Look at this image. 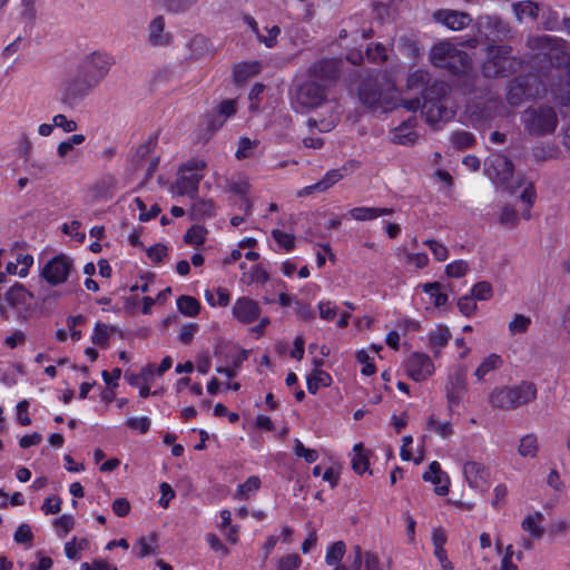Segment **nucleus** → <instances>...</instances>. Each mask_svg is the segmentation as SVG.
Wrapping results in <instances>:
<instances>
[{
	"instance_id": "nucleus-1",
	"label": "nucleus",
	"mask_w": 570,
	"mask_h": 570,
	"mask_svg": "<svg viewBox=\"0 0 570 570\" xmlns=\"http://www.w3.org/2000/svg\"><path fill=\"white\" fill-rule=\"evenodd\" d=\"M384 75L364 79L358 87V99L363 106L371 110L389 111L396 107L394 101V83L386 80Z\"/></svg>"
},
{
	"instance_id": "nucleus-2",
	"label": "nucleus",
	"mask_w": 570,
	"mask_h": 570,
	"mask_svg": "<svg viewBox=\"0 0 570 570\" xmlns=\"http://www.w3.org/2000/svg\"><path fill=\"white\" fill-rule=\"evenodd\" d=\"M521 124L524 131L532 137L552 135L559 125V114L550 104H534L521 114Z\"/></svg>"
},
{
	"instance_id": "nucleus-3",
	"label": "nucleus",
	"mask_w": 570,
	"mask_h": 570,
	"mask_svg": "<svg viewBox=\"0 0 570 570\" xmlns=\"http://www.w3.org/2000/svg\"><path fill=\"white\" fill-rule=\"evenodd\" d=\"M535 397L537 386L534 383L523 381L515 386L494 389L489 395V403L494 409L511 411L532 402Z\"/></svg>"
},
{
	"instance_id": "nucleus-4",
	"label": "nucleus",
	"mask_w": 570,
	"mask_h": 570,
	"mask_svg": "<svg viewBox=\"0 0 570 570\" xmlns=\"http://www.w3.org/2000/svg\"><path fill=\"white\" fill-rule=\"evenodd\" d=\"M448 90L444 81H435L424 96L422 116L429 125L436 126L453 118L454 111L446 106L444 98Z\"/></svg>"
},
{
	"instance_id": "nucleus-5",
	"label": "nucleus",
	"mask_w": 570,
	"mask_h": 570,
	"mask_svg": "<svg viewBox=\"0 0 570 570\" xmlns=\"http://www.w3.org/2000/svg\"><path fill=\"white\" fill-rule=\"evenodd\" d=\"M515 59L512 48L507 45H489L482 63V73L487 78L505 77L514 70Z\"/></svg>"
},
{
	"instance_id": "nucleus-6",
	"label": "nucleus",
	"mask_w": 570,
	"mask_h": 570,
	"mask_svg": "<svg viewBox=\"0 0 570 570\" xmlns=\"http://www.w3.org/2000/svg\"><path fill=\"white\" fill-rule=\"evenodd\" d=\"M206 168L204 159L194 158L181 165L178 177L171 187L175 195L188 196L194 199L198 193V186L204 175L200 173Z\"/></svg>"
},
{
	"instance_id": "nucleus-7",
	"label": "nucleus",
	"mask_w": 570,
	"mask_h": 570,
	"mask_svg": "<svg viewBox=\"0 0 570 570\" xmlns=\"http://www.w3.org/2000/svg\"><path fill=\"white\" fill-rule=\"evenodd\" d=\"M326 86L307 77L295 87L292 105L301 111L314 109L321 107L326 101Z\"/></svg>"
},
{
	"instance_id": "nucleus-8",
	"label": "nucleus",
	"mask_w": 570,
	"mask_h": 570,
	"mask_svg": "<svg viewBox=\"0 0 570 570\" xmlns=\"http://www.w3.org/2000/svg\"><path fill=\"white\" fill-rule=\"evenodd\" d=\"M474 29L475 38L469 41V46L473 48L478 42L503 41L511 32L509 23L497 16L479 17Z\"/></svg>"
},
{
	"instance_id": "nucleus-9",
	"label": "nucleus",
	"mask_w": 570,
	"mask_h": 570,
	"mask_svg": "<svg viewBox=\"0 0 570 570\" xmlns=\"http://www.w3.org/2000/svg\"><path fill=\"white\" fill-rule=\"evenodd\" d=\"M540 90L541 83L535 76L518 77L509 83L507 100L511 106H519L523 101L537 97Z\"/></svg>"
},
{
	"instance_id": "nucleus-10",
	"label": "nucleus",
	"mask_w": 570,
	"mask_h": 570,
	"mask_svg": "<svg viewBox=\"0 0 570 570\" xmlns=\"http://www.w3.org/2000/svg\"><path fill=\"white\" fill-rule=\"evenodd\" d=\"M114 63L115 60L109 53L94 51L83 58L79 69L82 70L87 77H90L97 86H99L110 71Z\"/></svg>"
},
{
	"instance_id": "nucleus-11",
	"label": "nucleus",
	"mask_w": 570,
	"mask_h": 570,
	"mask_svg": "<svg viewBox=\"0 0 570 570\" xmlns=\"http://www.w3.org/2000/svg\"><path fill=\"white\" fill-rule=\"evenodd\" d=\"M484 173L495 185L508 188L513 175V165L507 156L492 154L485 159Z\"/></svg>"
},
{
	"instance_id": "nucleus-12",
	"label": "nucleus",
	"mask_w": 570,
	"mask_h": 570,
	"mask_svg": "<svg viewBox=\"0 0 570 570\" xmlns=\"http://www.w3.org/2000/svg\"><path fill=\"white\" fill-rule=\"evenodd\" d=\"M73 262L67 255L60 254L49 259L42 267L41 276L52 286H57L67 282Z\"/></svg>"
},
{
	"instance_id": "nucleus-13",
	"label": "nucleus",
	"mask_w": 570,
	"mask_h": 570,
	"mask_svg": "<svg viewBox=\"0 0 570 570\" xmlns=\"http://www.w3.org/2000/svg\"><path fill=\"white\" fill-rule=\"evenodd\" d=\"M31 301L32 294L22 285L16 284L6 292L3 303H0V315L8 318L9 309L21 312L30 306Z\"/></svg>"
},
{
	"instance_id": "nucleus-14",
	"label": "nucleus",
	"mask_w": 570,
	"mask_h": 570,
	"mask_svg": "<svg viewBox=\"0 0 570 570\" xmlns=\"http://www.w3.org/2000/svg\"><path fill=\"white\" fill-rule=\"evenodd\" d=\"M405 370L410 379L415 382H422L430 377L435 368L429 355L415 352L409 356Z\"/></svg>"
},
{
	"instance_id": "nucleus-15",
	"label": "nucleus",
	"mask_w": 570,
	"mask_h": 570,
	"mask_svg": "<svg viewBox=\"0 0 570 570\" xmlns=\"http://www.w3.org/2000/svg\"><path fill=\"white\" fill-rule=\"evenodd\" d=\"M96 87L97 83L79 69L78 73L70 78L65 85V100L75 102L89 95Z\"/></svg>"
},
{
	"instance_id": "nucleus-16",
	"label": "nucleus",
	"mask_w": 570,
	"mask_h": 570,
	"mask_svg": "<svg viewBox=\"0 0 570 570\" xmlns=\"http://www.w3.org/2000/svg\"><path fill=\"white\" fill-rule=\"evenodd\" d=\"M341 62L334 59H324L315 62L308 69V78L323 83L327 87L328 83L335 81L341 75Z\"/></svg>"
},
{
	"instance_id": "nucleus-17",
	"label": "nucleus",
	"mask_w": 570,
	"mask_h": 570,
	"mask_svg": "<svg viewBox=\"0 0 570 570\" xmlns=\"http://www.w3.org/2000/svg\"><path fill=\"white\" fill-rule=\"evenodd\" d=\"M549 90L561 105H570V67L558 68L551 73Z\"/></svg>"
},
{
	"instance_id": "nucleus-18",
	"label": "nucleus",
	"mask_w": 570,
	"mask_h": 570,
	"mask_svg": "<svg viewBox=\"0 0 570 570\" xmlns=\"http://www.w3.org/2000/svg\"><path fill=\"white\" fill-rule=\"evenodd\" d=\"M462 472L472 489L483 491L488 488L490 472L482 463L466 461L462 466Z\"/></svg>"
},
{
	"instance_id": "nucleus-19",
	"label": "nucleus",
	"mask_w": 570,
	"mask_h": 570,
	"mask_svg": "<svg viewBox=\"0 0 570 570\" xmlns=\"http://www.w3.org/2000/svg\"><path fill=\"white\" fill-rule=\"evenodd\" d=\"M433 19L448 29L459 31L470 26L472 18L469 13L451 9H440L433 13Z\"/></svg>"
},
{
	"instance_id": "nucleus-20",
	"label": "nucleus",
	"mask_w": 570,
	"mask_h": 570,
	"mask_svg": "<svg viewBox=\"0 0 570 570\" xmlns=\"http://www.w3.org/2000/svg\"><path fill=\"white\" fill-rule=\"evenodd\" d=\"M232 313L238 322L250 324L259 317L261 308L256 301L249 297H240L236 299Z\"/></svg>"
},
{
	"instance_id": "nucleus-21",
	"label": "nucleus",
	"mask_w": 570,
	"mask_h": 570,
	"mask_svg": "<svg viewBox=\"0 0 570 570\" xmlns=\"http://www.w3.org/2000/svg\"><path fill=\"white\" fill-rule=\"evenodd\" d=\"M423 480L435 485L436 494H448L450 480L446 473L442 471L439 462L433 461L430 463L429 470L423 474Z\"/></svg>"
},
{
	"instance_id": "nucleus-22",
	"label": "nucleus",
	"mask_w": 570,
	"mask_h": 570,
	"mask_svg": "<svg viewBox=\"0 0 570 570\" xmlns=\"http://www.w3.org/2000/svg\"><path fill=\"white\" fill-rule=\"evenodd\" d=\"M343 177H344V174L342 173L341 169L328 170L320 181H317L314 185L306 186L298 193V195L303 196V195L312 194L313 191H325L330 187H332L334 184L340 181Z\"/></svg>"
},
{
	"instance_id": "nucleus-23",
	"label": "nucleus",
	"mask_w": 570,
	"mask_h": 570,
	"mask_svg": "<svg viewBox=\"0 0 570 570\" xmlns=\"http://www.w3.org/2000/svg\"><path fill=\"white\" fill-rule=\"evenodd\" d=\"M455 46L451 42L443 41L432 47L429 59L435 67L444 68L446 61L455 50Z\"/></svg>"
},
{
	"instance_id": "nucleus-24",
	"label": "nucleus",
	"mask_w": 570,
	"mask_h": 570,
	"mask_svg": "<svg viewBox=\"0 0 570 570\" xmlns=\"http://www.w3.org/2000/svg\"><path fill=\"white\" fill-rule=\"evenodd\" d=\"M472 66L470 56L459 48H455L451 58L446 61L444 69L450 70L452 73H463Z\"/></svg>"
},
{
	"instance_id": "nucleus-25",
	"label": "nucleus",
	"mask_w": 570,
	"mask_h": 570,
	"mask_svg": "<svg viewBox=\"0 0 570 570\" xmlns=\"http://www.w3.org/2000/svg\"><path fill=\"white\" fill-rule=\"evenodd\" d=\"M149 41L154 46H166L170 41L169 33L165 32V21L163 17H156L149 23Z\"/></svg>"
},
{
	"instance_id": "nucleus-26",
	"label": "nucleus",
	"mask_w": 570,
	"mask_h": 570,
	"mask_svg": "<svg viewBox=\"0 0 570 570\" xmlns=\"http://www.w3.org/2000/svg\"><path fill=\"white\" fill-rule=\"evenodd\" d=\"M262 70L259 61H246L234 66L233 76L237 83H243L249 78L258 75Z\"/></svg>"
},
{
	"instance_id": "nucleus-27",
	"label": "nucleus",
	"mask_w": 570,
	"mask_h": 570,
	"mask_svg": "<svg viewBox=\"0 0 570 570\" xmlns=\"http://www.w3.org/2000/svg\"><path fill=\"white\" fill-rule=\"evenodd\" d=\"M503 366V358L501 355L491 353L487 357L482 360L480 365L474 371V376L479 382L483 381L484 377L491 373L494 372Z\"/></svg>"
},
{
	"instance_id": "nucleus-28",
	"label": "nucleus",
	"mask_w": 570,
	"mask_h": 570,
	"mask_svg": "<svg viewBox=\"0 0 570 570\" xmlns=\"http://www.w3.org/2000/svg\"><path fill=\"white\" fill-rule=\"evenodd\" d=\"M392 213V208L355 207L348 212V216L355 220L365 222L381 216L391 215Z\"/></svg>"
},
{
	"instance_id": "nucleus-29",
	"label": "nucleus",
	"mask_w": 570,
	"mask_h": 570,
	"mask_svg": "<svg viewBox=\"0 0 570 570\" xmlns=\"http://www.w3.org/2000/svg\"><path fill=\"white\" fill-rule=\"evenodd\" d=\"M543 514L541 512H534L528 514L521 522V528L523 531L528 532L532 539H541L544 534V529L542 527Z\"/></svg>"
},
{
	"instance_id": "nucleus-30",
	"label": "nucleus",
	"mask_w": 570,
	"mask_h": 570,
	"mask_svg": "<svg viewBox=\"0 0 570 570\" xmlns=\"http://www.w3.org/2000/svg\"><path fill=\"white\" fill-rule=\"evenodd\" d=\"M539 3L531 0L518 1L512 4V10L519 22H522L525 19H537L539 14Z\"/></svg>"
},
{
	"instance_id": "nucleus-31",
	"label": "nucleus",
	"mask_w": 570,
	"mask_h": 570,
	"mask_svg": "<svg viewBox=\"0 0 570 570\" xmlns=\"http://www.w3.org/2000/svg\"><path fill=\"white\" fill-rule=\"evenodd\" d=\"M395 255L406 266H413L417 269L424 268L429 264V257L424 253H410L406 248H396Z\"/></svg>"
},
{
	"instance_id": "nucleus-32",
	"label": "nucleus",
	"mask_w": 570,
	"mask_h": 570,
	"mask_svg": "<svg viewBox=\"0 0 570 570\" xmlns=\"http://www.w3.org/2000/svg\"><path fill=\"white\" fill-rule=\"evenodd\" d=\"M422 291L430 296L431 303L436 307H443L448 303L449 296L443 292V285L439 282L425 283L421 285Z\"/></svg>"
},
{
	"instance_id": "nucleus-33",
	"label": "nucleus",
	"mask_w": 570,
	"mask_h": 570,
	"mask_svg": "<svg viewBox=\"0 0 570 570\" xmlns=\"http://www.w3.org/2000/svg\"><path fill=\"white\" fill-rule=\"evenodd\" d=\"M245 264L242 263L239 265L240 269H243V274L240 281L244 284L250 285L253 283L265 284L269 279V275L267 271L259 264L254 265L249 271H245Z\"/></svg>"
},
{
	"instance_id": "nucleus-34",
	"label": "nucleus",
	"mask_w": 570,
	"mask_h": 570,
	"mask_svg": "<svg viewBox=\"0 0 570 570\" xmlns=\"http://www.w3.org/2000/svg\"><path fill=\"white\" fill-rule=\"evenodd\" d=\"M413 121L409 119L401 126L395 128L392 140L399 145H412L415 142L417 135L412 130Z\"/></svg>"
},
{
	"instance_id": "nucleus-35",
	"label": "nucleus",
	"mask_w": 570,
	"mask_h": 570,
	"mask_svg": "<svg viewBox=\"0 0 570 570\" xmlns=\"http://www.w3.org/2000/svg\"><path fill=\"white\" fill-rule=\"evenodd\" d=\"M331 383V375L320 368H315L313 373L307 376V390L312 394H315L320 387L330 386Z\"/></svg>"
},
{
	"instance_id": "nucleus-36",
	"label": "nucleus",
	"mask_w": 570,
	"mask_h": 570,
	"mask_svg": "<svg viewBox=\"0 0 570 570\" xmlns=\"http://www.w3.org/2000/svg\"><path fill=\"white\" fill-rule=\"evenodd\" d=\"M450 338L451 332L446 326H438L430 333V344L436 355L449 343Z\"/></svg>"
},
{
	"instance_id": "nucleus-37",
	"label": "nucleus",
	"mask_w": 570,
	"mask_h": 570,
	"mask_svg": "<svg viewBox=\"0 0 570 570\" xmlns=\"http://www.w3.org/2000/svg\"><path fill=\"white\" fill-rule=\"evenodd\" d=\"M259 488V478L256 475H252L244 483L237 487V490L234 494V499L246 500L252 493H255Z\"/></svg>"
},
{
	"instance_id": "nucleus-38",
	"label": "nucleus",
	"mask_w": 570,
	"mask_h": 570,
	"mask_svg": "<svg viewBox=\"0 0 570 570\" xmlns=\"http://www.w3.org/2000/svg\"><path fill=\"white\" fill-rule=\"evenodd\" d=\"M177 308L185 316L193 317L199 313L200 304L195 297L183 295L177 299Z\"/></svg>"
},
{
	"instance_id": "nucleus-39",
	"label": "nucleus",
	"mask_w": 570,
	"mask_h": 570,
	"mask_svg": "<svg viewBox=\"0 0 570 570\" xmlns=\"http://www.w3.org/2000/svg\"><path fill=\"white\" fill-rule=\"evenodd\" d=\"M426 429L433 431L443 439H449L453 434V428L450 421L441 422L435 415H431L426 422Z\"/></svg>"
},
{
	"instance_id": "nucleus-40",
	"label": "nucleus",
	"mask_w": 570,
	"mask_h": 570,
	"mask_svg": "<svg viewBox=\"0 0 570 570\" xmlns=\"http://www.w3.org/2000/svg\"><path fill=\"white\" fill-rule=\"evenodd\" d=\"M430 82V73L424 69H416L407 75L406 87L409 89H423Z\"/></svg>"
},
{
	"instance_id": "nucleus-41",
	"label": "nucleus",
	"mask_w": 570,
	"mask_h": 570,
	"mask_svg": "<svg viewBox=\"0 0 570 570\" xmlns=\"http://www.w3.org/2000/svg\"><path fill=\"white\" fill-rule=\"evenodd\" d=\"M259 141L250 139L248 137H242L238 140V148L235 153V157L238 160L246 159L254 156L255 149L258 147Z\"/></svg>"
},
{
	"instance_id": "nucleus-42",
	"label": "nucleus",
	"mask_w": 570,
	"mask_h": 570,
	"mask_svg": "<svg viewBox=\"0 0 570 570\" xmlns=\"http://www.w3.org/2000/svg\"><path fill=\"white\" fill-rule=\"evenodd\" d=\"M346 551L345 543L343 541H336L331 544L325 554V562L328 566H340L338 563L343 559Z\"/></svg>"
},
{
	"instance_id": "nucleus-43",
	"label": "nucleus",
	"mask_w": 570,
	"mask_h": 570,
	"mask_svg": "<svg viewBox=\"0 0 570 570\" xmlns=\"http://www.w3.org/2000/svg\"><path fill=\"white\" fill-rule=\"evenodd\" d=\"M216 208L212 200L199 199L193 204L191 214L197 219H204L215 215Z\"/></svg>"
},
{
	"instance_id": "nucleus-44",
	"label": "nucleus",
	"mask_w": 570,
	"mask_h": 570,
	"mask_svg": "<svg viewBox=\"0 0 570 570\" xmlns=\"http://www.w3.org/2000/svg\"><path fill=\"white\" fill-rule=\"evenodd\" d=\"M353 452L352 468L356 473L362 474L368 469L367 455L361 443L354 445Z\"/></svg>"
},
{
	"instance_id": "nucleus-45",
	"label": "nucleus",
	"mask_w": 570,
	"mask_h": 570,
	"mask_svg": "<svg viewBox=\"0 0 570 570\" xmlns=\"http://www.w3.org/2000/svg\"><path fill=\"white\" fill-rule=\"evenodd\" d=\"M518 452L524 458H534L538 452V440L533 434H528L520 440Z\"/></svg>"
},
{
	"instance_id": "nucleus-46",
	"label": "nucleus",
	"mask_w": 570,
	"mask_h": 570,
	"mask_svg": "<svg viewBox=\"0 0 570 570\" xmlns=\"http://www.w3.org/2000/svg\"><path fill=\"white\" fill-rule=\"evenodd\" d=\"M531 325V318L523 314H515L510 321L508 328L511 335L525 333Z\"/></svg>"
},
{
	"instance_id": "nucleus-47",
	"label": "nucleus",
	"mask_w": 570,
	"mask_h": 570,
	"mask_svg": "<svg viewBox=\"0 0 570 570\" xmlns=\"http://www.w3.org/2000/svg\"><path fill=\"white\" fill-rule=\"evenodd\" d=\"M520 200L524 205L523 210L521 212V216L524 219L530 218V209L533 205V200L535 198V193L533 189V186L531 184H528L521 191V195L519 196Z\"/></svg>"
},
{
	"instance_id": "nucleus-48",
	"label": "nucleus",
	"mask_w": 570,
	"mask_h": 570,
	"mask_svg": "<svg viewBox=\"0 0 570 570\" xmlns=\"http://www.w3.org/2000/svg\"><path fill=\"white\" fill-rule=\"evenodd\" d=\"M423 244L428 246L429 249L432 252V255L435 261L445 262L448 259L449 249L443 243L436 239H426L423 242Z\"/></svg>"
},
{
	"instance_id": "nucleus-49",
	"label": "nucleus",
	"mask_w": 570,
	"mask_h": 570,
	"mask_svg": "<svg viewBox=\"0 0 570 570\" xmlns=\"http://www.w3.org/2000/svg\"><path fill=\"white\" fill-rule=\"evenodd\" d=\"M88 547L87 539L77 540L73 538L65 544V552L67 558L71 560H78L80 558V551L85 550Z\"/></svg>"
},
{
	"instance_id": "nucleus-50",
	"label": "nucleus",
	"mask_w": 570,
	"mask_h": 570,
	"mask_svg": "<svg viewBox=\"0 0 570 570\" xmlns=\"http://www.w3.org/2000/svg\"><path fill=\"white\" fill-rule=\"evenodd\" d=\"M156 541L157 537L155 533H151L147 537H141L137 541V546L139 547L138 557L145 558L147 556L154 554L156 550Z\"/></svg>"
},
{
	"instance_id": "nucleus-51",
	"label": "nucleus",
	"mask_w": 570,
	"mask_h": 570,
	"mask_svg": "<svg viewBox=\"0 0 570 570\" xmlns=\"http://www.w3.org/2000/svg\"><path fill=\"white\" fill-rule=\"evenodd\" d=\"M166 9L174 13L188 11L199 0H160Z\"/></svg>"
},
{
	"instance_id": "nucleus-52",
	"label": "nucleus",
	"mask_w": 570,
	"mask_h": 570,
	"mask_svg": "<svg viewBox=\"0 0 570 570\" xmlns=\"http://www.w3.org/2000/svg\"><path fill=\"white\" fill-rule=\"evenodd\" d=\"M493 289L489 282H479L471 288V296L478 301H489L492 297Z\"/></svg>"
},
{
	"instance_id": "nucleus-53",
	"label": "nucleus",
	"mask_w": 570,
	"mask_h": 570,
	"mask_svg": "<svg viewBox=\"0 0 570 570\" xmlns=\"http://www.w3.org/2000/svg\"><path fill=\"white\" fill-rule=\"evenodd\" d=\"M236 112V100L227 99L224 100L218 107V116L223 119L218 124H214V129L223 126L224 121Z\"/></svg>"
},
{
	"instance_id": "nucleus-54",
	"label": "nucleus",
	"mask_w": 570,
	"mask_h": 570,
	"mask_svg": "<svg viewBox=\"0 0 570 570\" xmlns=\"http://www.w3.org/2000/svg\"><path fill=\"white\" fill-rule=\"evenodd\" d=\"M206 233L203 226L195 225L185 234V242L190 245H202L206 239Z\"/></svg>"
},
{
	"instance_id": "nucleus-55",
	"label": "nucleus",
	"mask_w": 570,
	"mask_h": 570,
	"mask_svg": "<svg viewBox=\"0 0 570 570\" xmlns=\"http://www.w3.org/2000/svg\"><path fill=\"white\" fill-rule=\"evenodd\" d=\"M446 391H455L464 393L465 391V372L464 370H458L455 373L450 375Z\"/></svg>"
},
{
	"instance_id": "nucleus-56",
	"label": "nucleus",
	"mask_w": 570,
	"mask_h": 570,
	"mask_svg": "<svg viewBox=\"0 0 570 570\" xmlns=\"http://www.w3.org/2000/svg\"><path fill=\"white\" fill-rule=\"evenodd\" d=\"M365 53L370 62H384L387 60L386 48L381 43L368 46Z\"/></svg>"
},
{
	"instance_id": "nucleus-57",
	"label": "nucleus",
	"mask_w": 570,
	"mask_h": 570,
	"mask_svg": "<svg viewBox=\"0 0 570 570\" xmlns=\"http://www.w3.org/2000/svg\"><path fill=\"white\" fill-rule=\"evenodd\" d=\"M451 141L455 147L464 149L474 144V137L468 131H455L451 136Z\"/></svg>"
},
{
	"instance_id": "nucleus-58",
	"label": "nucleus",
	"mask_w": 570,
	"mask_h": 570,
	"mask_svg": "<svg viewBox=\"0 0 570 570\" xmlns=\"http://www.w3.org/2000/svg\"><path fill=\"white\" fill-rule=\"evenodd\" d=\"M14 261L17 262L19 267V276L26 277L29 273L30 267L33 264L32 255L22 252H17Z\"/></svg>"
},
{
	"instance_id": "nucleus-59",
	"label": "nucleus",
	"mask_w": 570,
	"mask_h": 570,
	"mask_svg": "<svg viewBox=\"0 0 570 570\" xmlns=\"http://www.w3.org/2000/svg\"><path fill=\"white\" fill-rule=\"evenodd\" d=\"M468 269L469 265L463 259L454 261L445 266L446 275L455 278L464 276Z\"/></svg>"
},
{
	"instance_id": "nucleus-60",
	"label": "nucleus",
	"mask_w": 570,
	"mask_h": 570,
	"mask_svg": "<svg viewBox=\"0 0 570 570\" xmlns=\"http://www.w3.org/2000/svg\"><path fill=\"white\" fill-rule=\"evenodd\" d=\"M362 564L364 566V570H385L379 554L374 551L363 552Z\"/></svg>"
},
{
	"instance_id": "nucleus-61",
	"label": "nucleus",
	"mask_w": 570,
	"mask_h": 570,
	"mask_svg": "<svg viewBox=\"0 0 570 570\" xmlns=\"http://www.w3.org/2000/svg\"><path fill=\"white\" fill-rule=\"evenodd\" d=\"M272 236L275 239V242L279 246L285 248L287 252L292 250L295 247V239L292 234L281 232L279 229H274L272 232Z\"/></svg>"
},
{
	"instance_id": "nucleus-62",
	"label": "nucleus",
	"mask_w": 570,
	"mask_h": 570,
	"mask_svg": "<svg viewBox=\"0 0 570 570\" xmlns=\"http://www.w3.org/2000/svg\"><path fill=\"white\" fill-rule=\"evenodd\" d=\"M294 453L299 458H304L308 463H313L318 459V453L313 449L305 448L298 439L295 440Z\"/></svg>"
},
{
	"instance_id": "nucleus-63",
	"label": "nucleus",
	"mask_w": 570,
	"mask_h": 570,
	"mask_svg": "<svg viewBox=\"0 0 570 570\" xmlns=\"http://www.w3.org/2000/svg\"><path fill=\"white\" fill-rule=\"evenodd\" d=\"M301 563L302 559L298 554H287L278 560L276 570H296Z\"/></svg>"
},
{
	"instance_id": "nucleus-64",
	"label": "nucleus",
	"mask_w": 570,
	"mask_h": 570,
	"mask_svg": "<svg viewBox=\"0 0 570 570\" xmlns=\"http://www.w3.org/2000/svg\"><path fill=\"white\" fill-rule=\"evenodd\" d=\"M458 307L460 312L466 317L472 316L478 308L475 299L471 295L460 297L458 301Z\"/></svg>"
}]
</instances>
